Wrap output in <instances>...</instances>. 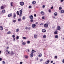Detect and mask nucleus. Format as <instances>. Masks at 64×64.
I'll list each match as a JSON object with an SVG mask.
<instances>
[{"mask_svg":"<svg viewBox=\"0 0 64 64\" xmlns=\"http://www.w3.org/2000/svg\"><path fill=\"white\" fill-rule=\"evenodd\" d=\"M20 4L21 6H23L24 5V3L23 2H20Z\"/></svg>","mask_w":64,"mask_h":64,"instance_id":"nucleus-1","label":"nucleus"},{"mask_svg":"<svg viewBox=\"0 0 64 64\" xmlns=\"http://www.w3.org/2000/svg\"><path fill=\"white\" fill-rule=\"evenodd\" d=\"M44 27L45 28H47L48 27V24H45L44 25Z\"/></svg>","mask_w":64,"mask_h":64,"instance_id":"nucleus-2","label":"nucleus"},{"mask_svg":"<svg viewBox=\"0 0 64 64\" xmlns=\"http://www.w3.org/2000/svg\"><path fill=\"white\" fill-rule=\"evenodd\" d=\"M20 17H21V16H22V11L21 10H20Z\"/></svg>","mask_w":64,"mask_h":64,"instance_id":"nucleus-3","label":"nucleus"},{"mask_svg":"<svg viewBox=\"0 0 64 64\" xmlns=\"http://www.w3.org/2000/svg\"><path fill=\"white\" fill-rule=\"evenodd\" d=\"M56 29L57 30H60L61 29L60 26H58Z\"/></svg>","mask_w":64,"mask_h":64,"instance_id":"nucleus-4","label":"nucleus"},{"mask_svg":"<svg viewBox=\"0 0 64 64\" xmlns=\"http://www.w3.org/2000/svg\"><path fill=\"white\" fill-rule=\"evenodd\" d=\"M6 53L7 54H10V52L8 51V50H6Z\"/></svg>","mask_w":64,"mask_h":64,"instance_id":"nucleus-5","label":"nucleus"},{"mask_svg":"<svg viewBox=\"0 0 64 64\" xmlns=\"http://www.w3.org/2000/svg\"><path fill=\"white\" fill-rule=\"evenodd\" d=\"M16 17V14L15 13H14L13 14V18H15Z\"/></svg>","mask_w":64,"mask_h":64,"instance_id":"nucleus-6","label":"nucleus"},{"mask_svg":"<svg viewBox=\"0 0 64 64\" xmlns=\"http://www.w3.org/2000/svg\"><path fill=\"white\" fill-rule=\"evenodd\" d=\"M36 27V24H33L32 25V28H35Z\"/></svg>","mask_w":64,"mask_h":64,"instance_id":"nucleus-7","label":"nucleus"},{"mask_svg":"<svg viewBox=\"0 0 64 64\" xmlns=\"http://www.w3.org/2000/svg\"><path fill=\"white\" fill-rule=\"evenodd\" d=\"M12 15V13H10L9 14H8V17H10Z\"/></svg>","mask_w":64,"mask_h":64,"instance_id":"nucleus-8","label":"nucleus"},{"mask_svg":"<svg viewBox=\"0 0 64 64\" xmlns=\"http://www.w3.org/2000/svg\"><path fill=\"white\" fill-rule=\"evenodd\" d=\"M3 30V28L2 27V26H0V30H1V31Z\"/></svg>","mask_w":64,"mask_h":64,"instance_id":"nucleus-9","label":"nucleus"},{"mask_svg":"<svg viewBox=\"0 0 64 64\" xmlns=\"http://www.w3.org/2000/svg\"><path fill=\"white\" fill-rule=\"evenodd\" d=\"M29 18L30 19H32L33 18V16L31 15L30 16Z\"/></svg>","mask_w":64,"mask_h":64,"instance_id":"nucleus-10","label":"nucleus"},{"mask_svg":"<svg viewBox=\"0 0 64 64\" xmlns=\"http://www.w3.org/2000/svg\"><path fill=\"white\" fill-rule=\"evenodd\" d=\"M38 54H39L38 57H41L42 56V54H41V53H38Z\"/></svg>","mask_w":64,"mask_h":64,"instance_id":"nucleus-11","label":"nucleus"},{"mask_svg":"<svg viewBox=\"0 0 64 64\" xmlns=\"http://www.w3.org/2000/svg\"><path fill=\"white\" fill-rule=\"evenodd\" d=\"M46 31V30H45V29H43L42 30V32H43V33H44Z\"/></svg>","mask_w":64,"mask_h":64,"instance_id":"nucleus-12","label":"nucleus"},{"mask_svg":"<svg viewBox=\"0 0 64 64\" xmlns=\"http://www.w3.org/2000/svg\"><path fill=\"white\" fill-rule=\"evenodd\" d=\"M4 6H2L0 7V9H4Z\"/></svg>","mask_w":64,"mask_h":64,"instance_id":"nucleus-13","label":"nucleus"},{"mask_svg":"<svg viewBox=\"0 0 64 64\" xmlns=\"http://www.w3.org/2000/svg\"><path fill=\"white\" fill-rule=\"evenodd\" d=\"M36 51L34 50H32V53H33L35 52H36Z\"/></svg>","mask_w":64,"mask_h":64,"instance_id":"nucleus-14","label":"nucleus"},{"mask_svg":"<svg viewBox=\"0 0 64 64\" xmlns=\"http://www.w3.org/2000/svg\"><path fill=\"white\" fill-rule=\"evenodd\" d=\"M34 38H37V35H34Z\"/></svg>","mask_w":64,"mask_h":64,"instance_id":"nucleus-15","label":"nucleus"},{"mask_svg":"<svg viewBox=\"0 0 64 64\" xmlns=\"http://www.w3.org/2000/svg\"><path fill=\"white\" fill-rule=\"evenodd\" d=\"M16 14L18 15H19V17H20V14H19V11H17L16 12Z\"/></svg>","mask_w":64,"mask_h":64,"instance_id":"nucleus-16","label":"nucleus"},{"mask_svg":"<svg viewBox=\"0 0 64 64\" xmlns=\"http://www.w3.org/2000/svg\"><path fill=\"white\" fill-rule=\"evenodd\" d=\"M33 55H34L33 54V53H32L31 54H30L31 57H33Z\"/></svg>","mask_w":64,"mask_h":64,"instance_id":"nucleus-17","label":"nucleus"},{"mask_svg":"<svg viewBox=\"0 0 64 64\" xmlns=\"http://www.w3.org/2000/svg\"><path fill=\"white\" fill-rule=\"evenodd\" d=\"M22 44L24 45H26V42H22Z\"/></svg>","mask_w":64,"mask_h":64,"instance_id":"nucleus-18","label":"nucleus"},{"mask_svg":"<svg viewBox=\"0 0 64 64\" xmlns=\"http://www.w3.org/2000/svg\"><path fill=\"white\" fill-rule=\"evenodd\" d=\"M11 55H14L15 54V53L13 52H11Z\"/></svg>","mask_w":64,"mask_h":64,"instance_id":"nucleus-19","label":"nucleus"},{"mask_svg":"<svg viewBox=\"0 0 64 64\" xmlns=\"http://www.w3.org/2000/svg\"><path fill=\"white\" fill-rule=\"evenodd\" d=\"M26 19V18L25 17V16H24L23 17H22V20H25Z\"/></svg>","mask_w":64,"mask_h":64,"instance_id":"nucleus-20","label":"nucleus"},{"mask_svg":"<svg viewBox=\"0 0 64 64\" xmlns=\"http://www.w3.org/2000/svg\"><path fill=\"white\" fill-rule=\"evenodd\" d=\"M54 34H57L58 33V32L56 31L55 32H54Z\"/></svg>","mask_w":64,"mask_h":64,"instance_id":"nucleus-21","label":"nucleus"},{"mask_svg":"<svg viewBox=\"0 0 64 64\" xmlns=\"http://www.w3.org/2000/svg\"><path fill=\"white\" fill-rule=\"evenodd\" d=\"M43 38H46V35H44L43 36Z\"/></svg>","mask_w":64,"mask_h":64,"instance_id":"nucleus-22","label":"nucleus"},{"mask_svg":"<svg viewBox=\"0 0 64 64\" xmlns=\"http://www.w3.org/2000/svg\"><path fill=\"white\" fill-rule=\"evenodd\" d=\"M7 34H11V32L10 31H9L7 33Z\"/></svg>","mask_w":64,"mask_h":64,"instance_id":"nucleus-23","label":"nucleus"},{"mask_svg":"<svg viewBox=\"0 0 64 64\" xmlns=\"http://www.w3.org/2000/svg\"><path fill=\"white\" fill-rule=\"evenodd\" d=\"M57 12H55L54 13V16H57Z\"/></svg>","mask_w":64,"mask_h":64,"instance_id":"nucleus-24","label":"nucleus"},{"mask_svg":"<svg viewBox=\"0 0 64 64\" xmlns=\"http://www.w3.org/2000/svg\"><path fill=\"white\" fill-rule=\"evenodd\" d=\"M55 38H58V35L55 36Z\"/></svg>","mask_w":64,"mask_h":64,"instance_id":"nucleus-25","label":"nucleus"},{"mask_svg":"<svg viewBox=\"0 0 64 64\" xmlns=\"http://www.w3.org/2000/svg\"><path fill=\"white\" fill-rule=\"evenodd\" d=\"M10 5L12 7H13V2H10Z\"/></svg>","mask_w":64,"mask_h":64,"instance_id":"nucleus-26","label":"nucleus"},{"mask_svg":"<svg viewBox=\"0 0 64 64\" xmlns=\"http://www.w3.org/2000/svg\"><path fill=\"white\" fill-rule=\"evenodd\" d=\"M36 3V2L35 1H33L32 2V4H35Z\"/></svg>","mask_w":64,"mask_h":64,"instance_id":"nucleus-27","label":"nucleus"},{"mask_svg":"<svg viewBox=\"0 0 64 64\" xmlns=\"http://www.w3.org/2000/svg\"><path fill=\"white\" fill-rule=\"evenodd\" d=\"M61 12L62 13H63L64 12V10H62L61 11Z\"/></svg>","mask_w":64,"mask_h":64,"instance_id":"nucleus-28","label":"nucleus"},{"mask_svg":"<svg viewBox=\"0 0 64 64\" xmlns=\"http://www.w3.org/2000/svg\"><path fill=\"white\" fill-rule=\"evenodd\" d=\"M24 57L25 58H26V59H27V58H28V56H25Z\"/></svg>","mask_w":64,"mask_h":64,"instance_id":"nucleus-29","label":"nucleus"},{"mask_svg":"<svg viewBox=\"0 0 64 64\" xmlns=\"http://www.w3.org/2000/svg\"><path fill=\"white\" fill-rule=\"evenodd\" d=\"M5 12V10H2V13H4Z\"/></svg>","mask_w":64,"mask_h":64,"instance_id":"nucleus-30","label":"nucleus"},{"mask_svg":"<svg viewBox=\"0 0 64 64\" xmlns=\"http://www.w3.org/2000/svg\"><path fill=\"white\" fill-rule=\"evenodd\" d=\"M16 22V20H14L13 21V22L14 23H15V22Z\"/></svg>","mask_w":64,"mask_h":64,"instance_id":"nucleus-31","label":"nucleus"},{"mask_svg":"<svg viewBox=\"0 0 64 64\" xmlns=\"http://www.w3.org/2000/svg\"><path fill=\"white\" fill-rule=\"evenodd\" d=\"M19 31V29H18L17 30H16V32H18Z\"/></svg>","mask_w":64,"mask_h":64,"instance_id":"nucleus-32","label":"nucleus"},{"mask_svg":"<svg viewBox=\"0 0 64 64\" xmlns=\"http://www.w3.org/2000/svg\"><path fill=\"white\" fill-rule=\"evenodd\" d=\"M28 8L29 9H30L31 8H32V6H30L28 7Z\"/></svg>","mask_w":64,"mask_h":64,"instance_id":"nucleus-33","label":"nucleus"},{"mask_svg":"<svg viewBox=\"0 0 64 64\" xmlns=\"http://www.w3.org/2000/svg\"><path fill=\"white\" fill-rule=\"evenodd\" d=\"M12 37L13 38H15V35L14 34L12 36Z\"/></svg>","mask_w":64,"mask_h":64,"instance_id":"nucleus-34","label":"nucleus"},{"mask_svg":"<svg viewBox=\"0 0 64 64\" xmlns=\"http://www.w3.org/2000/svg\"><path fill=\"white\" fill-rule=\"evenodd\" d=\"M2 62V64H5V62L4 61H3Z\"/></svg>","mask_w":64,"mask_h":64,"instance_id":"nucleus-35","label":"nucleus"},{"mask_svg":"<svg viewBox=\"0 0 64 64\" xmlns=\"http://www.w3.org/2000/svg\"><path fill=\"white\" fill-rule=\"evenodd\" d=\"M48 12L49 13H51V10H48Z\"/></svg>","mask_w":64,"mask_h":64,"instance_id":"nucleus-36","label":"nucleus"},{"mask_svg":"<svg viewBox=\"0 0 64 64\" xmlns=\"http://www.w3.org/2000/svg\"><path fill=\"white\" fill-rule=\"evenodd\" d=\"M42 19H43L44 20V19H45V17L42 16Z\"/></svg>","mask_w":64,"mask_h":64,"instance_id":"nucleus-37","label":"nucleus"},{"mask_svg":"<svg viewBox=\"0 0 64 64\" xmlns=\"http://www.w3.org/2000/svg\"><path fill=\"white\" fill-rule=\"evenodd\" d=\"M47 24H50V22L48 21H47Z\"/></svg>","mask_w":64,"mask_h":64,"instance_id":"nucleus-38","label":"nucleus"},{"mask_svg":"<svg viewBox=\"0 0 64 64\" xmlns=\"http://www.w3.org/2000/svg\"><path fill=\"white\" fill-rule=\"evenodd\" d=\"M30 22H33V20L31 19L30 20Z\"/></svg>","mask_w":64,"mask_h":64,"instance_id":"nucleus-39","label":"nucleus"},{"mask_svg":"<svg viewBox=\"0 0 64 64\" xmlns=\"http://www.w3.org/2000/svg\"><path fill=\"white\" fill-rule=\"evenodd\" d=\"M21 20V18H19L18 19V21H20Z\"/></svg>","mask_w":64,"mask_h":64,"instance_id":"nucleus-40","label":"nucleus"},{"mask_svg":"<svg viewBox=\"0 0 64 64\" xmlns=\"http://www.w3.org/2000/svg\"><path fill=\"white\" fill-rule=\"evenodd\" d=\"M27 43L28 44H29V43H30V41H28L27 42Z\"/></svg>","mask_w":64,"mask_h":64,"instance_id":"nucleus-41","label":"nucleus"},{"mask_svg":"<svg viewBox=\"0 0 64 64\" xmlns=\"http://www.w3.org/2000/svg\"><path fill=\"white\" fill-rule=\"evenodd\" d=\"M59 10H61V9H62V8L61 7H59Z\"/></svg>","mask_w":64,"mask_h":64,"instance_id":"nucleus-42","label":"nucleus"},{"mask_svg":"<svg viewBox=\"0 0 64 64\" xmlns=\"http://www.w3.org/2000/svg\"><path fill=\"white\" fill-rule=\"evenodd\" d=\"M40 14H44V12H40Z\"/></svg>","mask_w":64,"mask_h":64,"instance_id":"nucleus-43","label":"nucleus"},{"mask_svg":"<svg viewBox=\"0 0 64 64\" xmlns=\"http://www.w3.org/2000/svg\"><path fill=\"white\" fill-rule=\"evenodd\" d=\"M23 38L24 39H27V38L25 37H23Z\"/></svg>","mask_w":64,"mask_h":64,"instance_id":"nucleus-44","label":"nucleus"},{"mask_svg":"<svg viewBox=\"0 0 64 64\" xmlns=\"http://www.w3.org/2000/svg\"><path fill=\"white\" fill-rule=\"evenodd\" d=\"M16 38L17 39H19V36H16Z\"/></svg>","mask_w":64,"mask_h":64,"instance_id":"nucleus-45","label":"nucleus"},{"mask_svg":"<svg viewBox=\"0 0 64 64\" xmlns=\"http://www.w3.org/2000/svg\"><path fill=\"white\" fill-rule=\"evenodd\" d=\"M45 5H44L42 6V8H45Z\"/></svg>","mask_w":64,"mask_h":64,"instance_id":"nucleus-46","label":"nucleus"},{"mask_svg":"<svg viewBox=\"0 0 64 64\" xmlns=\"http://www.w3.org/2000/svg\"><path fill=\"white\" fill-rule=\"evenodd\" d=\"M47 63H49V62H50V61L49 60H48L46 61Z\"/></svg>","mask_w":64,"mask_h":64,"instance_id":"nucleus-47","label":"nucleus"},{"mask_svg":"<svg viewBox=\"0 0 64 64\" xmlns=\"http://www.w3.org/2000/svg\"><path fill=\"white\" fill-rule=\"evenodd\" d=\"M54 58H57V56H54Z\"/></svg>","mask_w":64,"mask_h":64,"instance_id":"nucleus-48","label":"nucleus"},{"mask_svg":"<svg viewBox=\"0 0 64 64\" xmlns=\"http://www.w3.org/2000/svg\"><path fill=\"white\" fill-rule=\"evenodd\" d=\"M64 1V0H60V2H63Z\"/></svg>","mask_w":64,"mask_h":64,"instance_id":"nucleus-49","label":"nucleus"},{"mask_svg":"<svg viewBox=\"0 0 64 64\" xmlns=\"http://www.w3.org/2000/svg\"><path fill=\"white\" fill-rule=\"evenodd\" d=\"M34 17H36V14H34Z\"/></svg>","mask_w":64,"mask_h":64,"instance_id":"nucleus-50","label":"nucleus"},{"mask_svg":"<svg viewBox=\"0 0 64 64\" xmlns=\"http://www.w3.org/2000/svg\"><path fill=\"white\" fill-rule=\"evenodd\" d=\"M62 62H63V63H64V59H63L62 61Z\"/></svg>","mask_w":64,"mask_h":64,"instance_id":"nucleus-51","label":"nucleus"},{"mask_svg":"<svg viewBox=\"0 0 64 64\" xmlns=\"http://www.w3.org/2000/svg\"><path fill=\"white\" fill-rule=\"evenodd\" d=\"M2 58H0V61H2Z\"/></svg>","mask_w":64,"mask_h":64,"instance_id":"nucleus-52","label":"nucleus"},{"mask_svg":"<svg viewBox=\"0 0 64 64\" xmlns=\"http://www.w3.org/2000/svg\"><path fill=\"white\" fill-rule=\"evenodd\" d=\"M22 63H23V62H20V64H22Z\"/></svg>","mask_w":64,"mask_h":64,"instance_id":"nucleus-53","label":"nucleus"},{"mask_svg":"<svg viewBox=\"0 0 64 64\" xmlns=\"http://www.w3.org/2000/svg\"><path fill=\"white\" fill-rule=\"evenodd\" d=\"M53 8V6H52L51 8V9H52Z\"/></svg>","mask_w":64,"mask_h":64,"instance_id":"nucleus-54","label":"nucleus"},{"mask_svg":"<svg viewBox=\"0 0 64 64\" xmlns=\"http://www.w3.org/2000/svg\"><path fill=\"white\" fill-rule=\"evenodd\" d=\"M25 29H26V30H27V29H28V27H26L25 28Z\"/></svg>","mask_w":64,"mask_h":64,"instance_id":"nucleus-55","label":"nucleus"},{"mask_svg":"<svg viewBox=\"0 0 64 64\" xmlns=\"http://www.w3.org/2000/svg\"><path fill=\"white\" fill-rule=\"evenodd\" d=\"M30 29H31V28H30V27H29L28 28L29 30H30Z\"/></svg>","mask_w":64,"mask_h":64,"instance_id":"nucleus-56","label":"nucleus"},{"mask_svg":"<svg viewBox=\"0 0 64 64\" xmlns=\"http://www.w3.org/2000/svg\"><path fill=\"white\" fill-rule=\"evenodd\" d=\"M43 61V59H41L40 60V62H41V61Z\"/></svg>","mask_w":64,"mask_h":64,"instance_id":"nucleus-57","label":"nucleus"},{"mask_svg":"<svg viewBox=\"0 0 64 64\" xmlns=\"http://www.w3.org/2000/svg\"><path fill=\"white\" fill-rule=\"evenodd\" d=\"M38 22H36V24H38Z\"/></svg>","mask_w":64,"mask_h":64,"instance_id":"nucleus-58","label":"nucleus"},{"mask_svg":"<svg viewBox=\"0 0 64 64\" xmlns=\"http://www.w3.org/2000/svg\"><path fill=\"white\" fill-rule=\"evenodd\" d=\"M53 62V61H51V63H52Z\"/></svg>","mask_w":64,"mask_h":64,"instance_id":"nucleus-59","label":"nucleus"},{"mask_svg":"<svg viewBox=\"0 0 64 64\" xmlns=\"http://www.w3.org/2000/svg\"><path fill=\"white\" fill-rule=\"evenodd\" d=\"M8 29H6L5 30L6 31H8Z\"/></svg>","mask_w":64,"mask_h":64,"instance_id":"nucleus-60","label":"nucleus"},{"mask_svg":"<svg viewBox=\"0 0 64 64\" xmlns=\"http://www.w3.org/2000/svg\"><path fill=\"white\" fill-rule=\"evenodd\" d=\"M2 52L1 51V50H0V54H1Z\"/></svg>","mask_w":64,"mask_h":64,"instance_id":"nucleus-61","label":"nucleus"},{"mask_svg":"<svg viewBox=\"0 0 64 64\" xmlns=\"http://www.w3.org/2000/svg\"><path fill=\"white\" fill-rule=\"evenodd\" d=\"M6 48H7V49H9V47H6Z\"/></svg>","mask_w":64,"mask_h":64,"instance_id":"nucleus-62","label":"nucleus"},{"mask_svg":"<svg viewBox=\"0 0 64 64\" xmlns=\"http://www.w3.org/2000/svg\"><path fill=\"white\" fill-rule=\"evenodd\" d=\"M42 25V23L40 24V25H41H41Z\"/></svg>","mask_w":64,"mask_h":64,"instance_id":"nucleus-63","label":"nucleus"},{"mask_svg":"<svg viewBox=\"0 0 64 64\" xmlns=\"http://www.w3.org/2000/svg\"><path fill=\"white\" fill-rule=\"evenodd\" d=\"M28 52H29V50H28Z\"/></svg>","mask_w":64,"mask_h":64,"instance_id":"nucleus-64","label":"nucleus"}]
</instances>
